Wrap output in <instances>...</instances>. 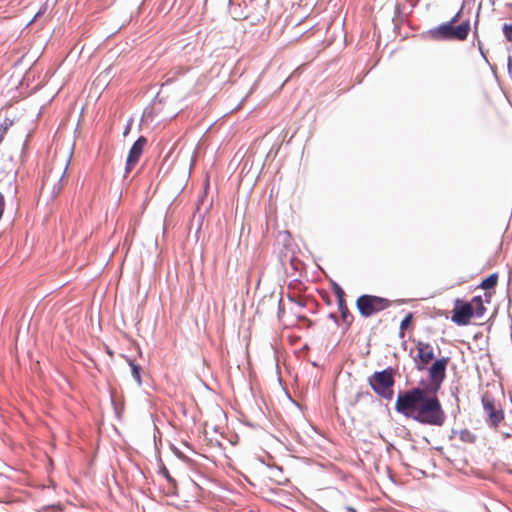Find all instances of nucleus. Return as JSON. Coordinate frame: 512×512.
<instances>
[{
    "mask_svg": "<svg viewBox=\"0 0 512 512\" xmlns=\"http://www.w3.org/2000/svg\"><path fill=\"white\" fill-rule=\"evenodd\" d=\"M437 393L420 387L399 392L395 410L422 425L441 427L446 421V413Z\"/></svg>",
    "mask_w": 512,
    "mask_h": 512,
    "instance_id": "1",
    "label": "nucleus"
},
{
    "mask_svg": "<svg viewBox=\"0 0 512 512\" xmlns=\"http://www.w3.org/2000/svg\"><path fill=\"white\" fill-rule=\"evenodd\" d=\"M485 313L486 307L481 296H475L471 301L456 298L451 311V321L458 326H467L472 318H482Z\"/></svg>",
    "mask_w": 512,
    "mask_h": 512,
    "instance_id": "2",
    "label": "nucleus"
},
{
    "mask_svg": "<svg viewBox=\"0 0 512 512\" xmlns=\"http://www.w3.org/2000/svg\"><path fill=\"white\" fill-rule=\"evenodd\" d=\"M373 391L384 399L393 397V385L395 383L392 368L375 372L368 380Z\"/></svg>",
    "mask_w": 512,
    "mask_h": 512,
    "instance_id": "3",
    "label": "nucleus"
},
{
    "mask_svg": "<svg viewBox=\"0 0 512 512\" xmlns=\"http://www.w3.org/2000/svg\"><path fill=\"white\" fill-rule=\"evenodd\" d=\"M391 304L387 298L368 294L361 295L356 300V307L361 316L365 318L388 309Z\"/></svg>",
    "mask_w": 512,
    "mask_h": 512,
    "instance_id": "4",
    "label": "nucleus"
},
{
    "mask_svg": "<svg viewBox=\"0 0 512 512\" xmlns=\"http://www.w3.org/2000/svg\"><path fill=\"white\" fill-rule=\"evenodd\" d=\"M470 31L468 21L454 26L451 23H444L433 31V35L437 39L442 40H465Z\"/></svg>",
    "mask_w": 512,
    "mask_h": 512,
    "instance_id": "5",
    "label": "nucleus"
},
{
    "mask_svg": "<svg viewBox=\"0 0 512 512\" xmlns=\"http://www.w3.org/2000/svg\"><path fill=\"white\" fill-rule=\"evenodd\" d=\"M449 361L450 359L448 357H442L436 359L430 366L428 370L430 383L427 386V388L430 389V392H439L441 389L442 384L446 378V369Z\"/></svg>",
    "mask_w": 512,
    "mask_h": 512,
    "instance_id": "6",
    "label": "nucleus"
},
{
    "mask_svg": "<svg viewBox=\"0 0 512 512\" xmlns=\"http://www.w3.org/2000/svg\"><path fill=\"white\" fill-rule=\"evenodd\" d=\"M482 405L485 413L488 415V423L490 426L496 428L500 422L504 419V412L501 408H498L494 397L485 393L482 396Z\"/></svg>",
    "mask_w": 512,
    "mask_h": 512,
    "instance_id": "7",
    "label": "nucleus"
},
{
    "mask_svg": "<svg viewBox=\"0 0 512 512\" xmlns=\"http://www.w3.org/2000/svg\"><path fill=\"white\" fill-rule=\"evenodd\" d=\"M417 357L414 359L416 368L423 370L434 359V349L430 343L418 341L416 343Z\"/></svg>",
    "mask_w": 512,
    "mask_h": 512,
    "instance_id": "8",
    "label": "nucleus"
},
{
    "mask_svg": "<svg viewBox=\"0 0 512 512\" xmlns=\"http://www.w3.org/2000/svg\"><path fill=\"white\" fill-rule=\"evenodd\" d=\"M146 144V139L141 136L138 138V140L132 145L127 161H126V173L131 172V170L135 167V165L138 163L140 156L143 153L144 146Z\"/></svg>",
    "mask_w": 512,
    "mask_h": 512,
    "instance_id": "9",
    "label": "nucleus"
},
{
    "mask_svg": "<svg viewBox=\"0 0 512 512\" xmlns=\"http://www.w3.org/2000/svg\"><path fill=\"white\" fill-rule=\"evenodd\" d=\"M497 283H498V274L493 273V274L489 275L487 278H485L479 285V287L481 289L486 290L485 298H486L487 303L490 302V299L492 297V293L489 292L488 290L493 289L497 285Z\"/></svg>",
    "mask_w": 512,
    "mask_h": 512,
    "instance_id": "10",
    "label": "nucleus"
},
{
    "mask_svg": "<svg viewBox=\"0 0 512 512\" xmlns=\"http://www.w3.org/2000/svg\"><path fill=\"white\" fill-rule=\"evenodd\" d=\"M337 304H338V309L340 312L341 320L345 324V329L347 330L352 325L354 317L350 313V311L347 307L346 300L337 302Z\"/></svg>",
    "mask_w": 512,
    "mask_h": 512,
    "instance_id": "11",
    "label": "nucleus"
},
{
    "mask_svg": "<svg viewBox=\"0 0 512 512\" xmlns=\"http://www.w3.org/2000/svg\"><path fill=\"white\" fill-rule=\"evenodd\" d=\"M128 364L129 366L131 367V372H132V376L133 378L136 380V382L138 384H141V375H140V371H141V367L137 364L134 363V361L128 359Z\"/></svg>",
    "mask_w": 512,
    "mask_h": 512,
    "instance_id": "12",
    "label": "nucleus"
},
{
    "mask_svg": "<svg viewBox=\"0 0 512 512\" xmlns=\"http://www.w3.org/2000/svg\"><path fill=\"white\" fill-rule=\"evenodd\" d=\"M191 70L189 66L178 65L172 69L173 78H177L187 74Z\"/></svg>",
    "mask_w": 512,
    "mask_h": 512,
    "instance_id": "13",
    "label": "nucleus"
},
{
    "mask_svg": "<svg viewBox=\"0 0 512 512\" xmlns=\"http://www.w3.org/2000/svg\"><path fill=\"white\" fill-rule=\"evenodd\" d=\"M333 292L337 298V302H341V301L345 300L346 294L340 285L334 283L333 284Z\"/></svg>",
    "mask_w": 512,
    "mask_h": 512,
    "instance_id": "14",
    "label": "nucleus"
},
{
    "mask_svg": "<svg viewBox=\"0 0 512 512\" xmlns=\"http://www.w3.org/2000/svg\"><path fill=\"white\" fill-rule=\"evenodd\" d=\"M460 439L467 443H474L476 437L469 430H462L460 432Z\"/></svg>",
    "mask_w": 512,
    "mask_h": 512,
    "instance_id": "15",
    "label": "nucleus"
},
{
    "mask_svg": "<svg viewBox=\"0 0 512 512\" xmlns=\"http://www.w3.org/2000/svg\"><path fill=\"white\" fill-rule=\"evenodd\" d=\"M411 321H412V314L411 313L407 314L404 317V319L401 321V324H400L401 336L404 335L403 331L411 324Z\"/></svg>",
    "mask_w": 512,
    "mask_h": 512,
    "instance_id": "16",
    "label": "nucleus"
},
{
    "mask_svg": "<svg viewBox=\"0 0 512 512\" xmlns=\"http://www.w3.org/2000/svg\"><path fill=\"white\" fill-rule=\"evenodd\" d=\"M503 32L508 41L512 42V24H505Z\"/></svg>",
    "mask_w": 512,
    "mask_h": 512,
    "instance_id": "17",
    "label": "nucleus"
},
{
    "mask_svg": "<svg viewBox=\"0 0 512 512\" xmlns=\"http://www.w3.org/2000/svg\"><path fill=\"white\" fill-rule=\"evenodd\" d=\"M4 209H5V199H4L3 194L0 193V219L3 216Z\"/></svg>",
    "mask_w": 512,
    "mask_h": 512,
    "instance_id": "18",
    "label": "nucleus"
},
{
    "mask_svg": "<svg viewBox=\"0 0 512 512\" xmlns=\"http://www.w3.org/2000/svg\"><path fill=\"white\" fill-rule=\"evenodd\" d=\"M163 474H164V476L166 477V479H167L168 481H171V482H173V481H174V480L171 478V476L169 475V472H168V470H167L166 468H164V469H163Z\"/></svg>",
    "mask_w": 512,
    "mask_h": 512,
    "instance_id": "19",
    "label": "nucleus"
},
{
    "mask_svg": "<svg viewBox=\"0 0 512 512\" xmlns=\"http://www.w3.org/2000/svg\"><path fill=\"white\" fill-rule=\"evenodd\" d=\"M459 16H460V12H458L448 23H451L452 25H454V23L458 21Z\"/></svg>",
    "mask_w": 512,
    "mask_h": 512,
    "instance_id": "20",
    "label": "nucleus"
},
{
    "mask_svg": "<svg viewBox=\"0 0 512 512\" xmlns=\"http://www.w3.org/2000/svg\"><path fill=\"white\" fill-rule=\"evenodd\" d=\"M330 317H331V319H334V320H336V319H337V318H336V316H335L334 314H331V315H330Z\"/></svg>",
    "mask_w": 512,
    "mask_h": 512,
    "instance_id": "21",
    "label": "nucleus"
}]
</instances>
